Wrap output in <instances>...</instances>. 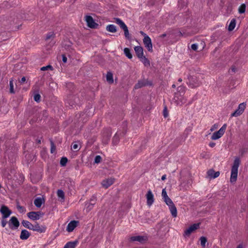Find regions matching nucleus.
<instances>
[{
    "instance_id": "nucleus-1",
    "label": "nucleus",
    "mask_w": 248,
    "mask_h": 248,
    "mask_svg": "<svg viewBox=\"0 0 248 248\" xmlns=\"http://www.w3.org/2000/svg\"><path fill=\"white\" fill-rule=\"evenodd\" d=\"M240 163L238 157H236L234 160L233 165L231 170V175L230 178L231 182H235L237 178L238 169Z\"/></svg>"
},
{
    "instance_id": "nucleus-2",
    "label": "nucleus",
    "mask_w": 248,
    "mask_h": 248,
    "mask_svg": "<svg viewBox=\"0 0 248 248\" xmlns=\"http://www.w3.org/2000/svg\"><path fill=\"white\" fill-rule=\"evenodd\" d=\"M114 22L119 25L120 28L124 31V36L127 39L130 38V34L128 29L125 23L119 18H114Z\"/></svg>"
},
{
    "instance_id": "nucleus-3",
    "label": "nucleus",
    "mask_w": 248,
    "mask_h": 248,
    "mask_svg": "<svg viewBox=\"0 0 248 248\" xmlns=\"http://www.w3.org/2000/svg\"><path fill=\"white\" fill-rule=\"evenodd\" d=\"M227 127L226 124H224L220 129L217 132H214L212 136V140H217L221 138L225 133Z\"/></svg>"
},
{
    "instance_id": "nucleus-4",
    "label": "nucleus",
    "mask_w": 248,
    "mask_h": 248,
    "mask_svg": "<svg viewBox=\"0 0 248 248\" xmlns=\"http://www.w3.org/2000/svg\"><path fill=\"white\" fill-rule=\"evenodd\" d=\"M246 103H242L240 104L236 110L231 114V117H238L241 115L246 108Z\"/></svg>"
},
{
    "instance_id": "nucleus-5",
    "label": "nucleus",
    "mask_w": 248,
    "mask_h": 248,
    "mask_svg": "<svg viewBox=\"0 0 248 248\" xmlns=\"http://www.w3.org/2000/svg\"><path fill=\"white\" fill-rule=\"evenodd\" d=\"M85 21L87 26L90 28L96 29L98 26V24L95 22L94 19L91 16H85Z\"/></svg>"
},
{
    "instance_id": "nucleus-6",
    "label": "nucleus",
    "mask_w": 248,
    "mask_h": 248,
    "mask_svg": "<svg viewBox=\"0 0 248 248\" xmlns=\"http://www.w3.org/2000/svg\"><path fill=\"white\" fill-rule=\"evenodd\" d=\"M44 214L41 212H30L27 213L28 217L32 220H37L43 217Z\"/></svg>"
},
{
    "instance_id": "nucleus-7",
    "label": "nucleus",
    "mask_w": 248,
    "mask_h": 248,
    "mask_svg": "<svg viewBox=\"0 0 248 248\" xmlns=\"http://www.w3.org/2000/svg\"><path fill=\"white\" fill-rule=\"evenodd\" d=\"M189 85L192 88L197 87L201 84L196 77L191 76L188 78Z\"/></svg>"
},
{
    "instance_id": "nucleus-8",
    "label": "nucleus",
    "mask_w": 248,
    "mask_h": 248,
    "mask_svg": "<svg viewBox=\"0 0 248 248\" xmlns=\"http://www.w3.org/2000/svg\"><path fill=\"white\" fill-rule=\"evenodd\" d=\"M9 225L11 229H16L19 226V222L16 217H12L9 222Z\"/></svg>"
},
{
    "instance_id": "nucleus-9",
    "label": "nucleus",
    "mask_w": 248,
    "mask_h": 248,
    "mask_svg": "<svg viewBox=\"0 0 248 248\" xmlns=\"http://www.w3.org/2000/svg\"><path fill=\"white\" fill-rule=\"evenodd\" d=\"M143 42L145 46L147 48L149 51H153V45L151 38L149 36L144 37Z\"/></svg>"
},
{
    "instance_id": "nucleus-10",
    "label": "nucleus",
    "mask_w": 248,
    "mask_h": 248,
    "mask_svg": "<svg viewBox=\"0 0 248 248\" xmlns=\"http://www.w3.org/2000/svg\"><path fill=\"white\" fill-rule=\"evenodd\" d=\"M200 224L195 223L191 225L185 231V234L186 236H189L190 234L195 230L199 228Z\"/></svg>"
},
{
    "instance_id": "nucleus-11",
    "label": "nucleus",
    "mask_w": 248,
    "mask_h": 248,
    "mask_svg": "<svg viewBox=\"0 0 248 248\" xmlns=\"http://www.w3.org/2000/svg\"><path fill=\"white\" fill-rule=\"evenodd\" d=\"M31 230L40 233H42L45 232L46 227L44 226H40L38 223L36 222L34 225H33V228Z\"/></svg>"
},
{
    "instance_id": "nucleus-12",
    "label": "nucleus",
    "mask_w": 248,
    "mask_h": 248,
    "mask_svg": "<svg viewBox=\"0 0 248 248\" xmlns=\"http://www.w3.org/2000/svg\"><path fill=\"white\" fill-rule=\"evenodd\" d=\"M0 212L2 215V218H7L11 214V212L8 208L4 205L1 206L0 209Z\"/></svg>"
},
{
    "instance_id": "nucleus-13",
    "label": "nucleus",
    "mask_w": 248,
    "mask_h": 248,
    "mask_svg": "<svg viewBox=\"0 0 248 248\" xmlns=\"http://www.w3.org/2000/svg\"><path fill=\"white\" fill-rule=\"evenodd\" d=\"M147 204L150 206L154 202V195L151 190H149L146 194Z\"/></svg>"
},
{
    "instance_id": "nucleus-14",
    "label": "nucleus",
    "mask_w": 248,
    "mask_h": 248,
    "mask_svg": "<svg viewBox=\"0 0 248 248\" xmlns=\"http://www.w3.org/2000/svg\"><path fill=\"white\" fill-rule=\"evenodd\" d=\"M78 221L73 220L70 221L67 225L66 231L68 232H72L78 224Z\"/></svg>"
},
{
    "instance_id": "nucleus-15",
    "label": "nucleus",
    "mask_w": 248,
    "mask_h": 248,
    "mask_svg": "<svg viewBox=\"0 0 248 248\" xmlns=\"http://www.w3.org/2000/svg\"><path fill=\"white\" fill-rule=\"evenodd\" d=\"M114 183V179L110 178L104 180L102 182V186L105 188H108Z\"/></svg>"
},
{
    "instance_id": "nucleus-16",
    "label": "nucleus",
    "mask_w": 248,
    "mask_h": 248,
    "mask_svg": "<svg viewBox=\"0 0 248 248\" xmlns=\"http://www.w3.org/2000/svg\"><path fill=\"white\" fill-rule=\"evenodd\" d=\"M207 174L208 176L210 178L215 179L219 176V175L220 174V172H219V171L215 172L214 170L211 169V170H209L207 172Z\"/></svg>"
},
{
    "instance_id": "nucleus-17",
    "label": "nucleus",
    "mask_w": 248,
    "mask_h": 248,
    "mask_svg": "<svg viewBox=\"0 0 248 248\" xmlns=\"http://www.w3.org/2000/svg\"><path fill=\"white\" fill-rule=\"evenodd\" d=\"M134 49L139 59L143 56V48L141 46H136L135 47Z\"/></svg>"
},
{
    "instance_id": "nucleus-18",
    "label": "nucleus",
    "mask_w": 248,
    "mask_h": 248,
    "mask_svg": "<svg viewBox=\"0 0 248 248\" xmlns=\"http://www.w3.org/2000/svg\"><path fill=\"white\" fill-rule=\"evenodd\" d=\"M146 237L143 236H132L130 238V240L132 241H138L140 242H143L146 241Z\"/></svg>"
},
{
    "instance_id": "nucleus-19",
    "label": "nucleus",
    "mask_w": 248,
    "mask_h": 248,
    "mask_svg": "<svg viewBox=\"0 0 248 248\" xmlns=\"http://www.w3.org/2000/svg\"><path fill=\"white\" fill-rule=\"evenodd\" d=\"M30 236V232L26 230H22L20 236V238L22 240H26Z\"/></svg>"
},
{
    "instance_id": "nucleus-20",
    "label": "nucleus",
    "mask_w": 248,
    "mask_h": 248,
    "mask_svg": "<svg viewBox=\"0 0 248 248\" xmlns=\"http://www.w3.org/2000/svg\"><path fill=\"white\" fill-rule=\"evenodd\" d=\"M169 207L172 216L173 217H176L177 216V211L174 204L169 206Z\"/></svg>"
},
{
    "instance_id": "nucleus-21",
    "label": "nucleus",
    "mask_w": 248,
    "mask_h": 248,
    "mask_svg": "<svg viewBox=\"0 0 248 248\" xmlns=\"http://www.w3.org/2000/svg\"><path fill=\"white\" fill-rule=\"evenodd\" d=\"M44 202V200L42 198L40 197H38L34 200V204L37 207L39 208L41 206Z\"/></svg>"
},
{
    "instance_id": "nucleus-22",
    "label": "nucleus",
    "mask_w": 248,
    "mask_h": 248,
    "mask_svg": "<svg viewBox=\"0 0 248 248\" xmlns=\"http://www.w3.org/2000/svg\"><path fill=\"white\" fill-rule=\"evenodd\" d=\"M106 30L112 33H115L117 31L116 27L113 24H110L106 27Z\"/></svg>"
},
{
    "instance_id": "nucleus-23",
    "label": "nucleus",
    "mask_w": 248,
    "mask_h": 248,
    "mask_svg": "<svg viewBox=\"0 0 248 248\" xmlns=\"http://www.w3.org/2000/svg\"><path fill=\"white\" fill-rule=\"evenodd\" d=\"M22 224L24 227L25 228H27L30 230H32L33 228V224H32L31 222H30L29 221L23 220L22 221Z\"/></svg>"
},
{
    "instance_id": "nucleus-24",
    "label": "nucleus",
    "mask_w": 248,
    "mask_h": 248,
    "mask_svg": "<svg viewBox=\"0 0 248 248\" xmlns=\"http://www.w3.org/2000/svg\"><path fill=\"white\" fill-rule=\"evenodd\" d=\"M77 241L69 242L66 244L63 248H75Z\"/></svg>"
},
{
    "instance_id": "nucleus-25",
    "label": "nucleus",
    "mask_w": 248,
    "mask_h": 248,
    "mask_svg": "<svg viewBox=\"0 0 248 248\" xmlns=\"http://www.w3.org/2000/svg\"><path fill=\"white\" fill-rule=\"evenodd\" d=\"M235 25L236 20L234 18H233L231 21V22L230 23V24L228 27V30L229 31H232L234 29Z\"/></svg>"
},
{
    "instance_id": "nucleus-26",
    "label": "nucleus",
    "mask_w": 248,
    "mask_h": 248,
    "mask_svg": "<svg viewBox=\"0 0 248 248\" xmlns=\"http://www.w3.org/2000/svg\"><path fill=\"white\" fill-rule=\"evenodd\" d=\"M119 137L120 134L118 132L114 135L112 139V143L113 145H116L118 144L120 140Z\"/></svg>"
},
{
    "instance_id": "nucleus-27",
    "label": "nucleus",
    "mask_w": 248,
    "mask_h": 248,
    "mask_svg": "<svg viewBox=\"0 0 248 248\" xmlns=\"http://www.w3.org/2000/svg\"><path fill=\"white\" fill-rule=\"evenodd\" d=\"M140 61L143 63L145 66H149V61L144 56L140 58Z\"/></svg>"
},
{
    "instance_id": "nucleus-28",
    "label": "nucleus",
    "mask_w": 248,
    "mask_h": 248,
    "mask_svg": "<svg viewBox=\"0 0 248 248\" xmlns=\"http://www.w3.org/2000/svg\"><path fill=\"white\" fill-rule=\"evenodd\" d=\"M125 56L129 59L132 58V55L130 53V49L128 48H124V50Z\"/></svg>"
},
{
    "instance_id": "nucleus-29",
    "label": "nucleus",
    "mask_w": 248,
    "mask_h": 248,
    "mask_svg": "<svg viewBox=\"0 0 248 248\" xmlns=\"http://www.w3.org/2000/svg\"><path fill=\"white\" fill-rule=\"evenodd\" d=\"M55 36V34L53 31L47 33L46 35V40H48L50 39L54 38Z\"/></svg>"
},
{
    "instance_id": "nucleus-30",
    "label": "nucleus",
    "mask_w": 248,
    "mask_h": 248,
    "mask_svg": "<svg viewBox=\"0 0 248 248\" xmlns=\"http://www.w3.org/2000/svg\"><path fill=\"white\" fill-rule=\"evenodd\" d=\"M57 194L58 197L61 198L62 201H63L64 199V193L63 191L62 190L59 189L57 191Z\"/></svg>"
},
{
    "instance_id": "nucleus-31",
    "label": "nucleus",
    "mask_w": 248,
    "mask_h": 248,
    "mask_svg": "<svg viewBox=\"0 0 248 248\" xmlns=\"http://www.w3.org/2000/svg\"><path fill=\"white\" fill-rule=\"evenodd\" d=\"M106 78L108 81L111 83L113 82L112 74L111 73L108 72Z\"/></svg>"
},
{
    "instance_id": "nucleus-32",
    "label": "nucleus",
    "mask_w": 248,
    "mask_h": 248,
    "mask_svg": "<svg viewBox=\"0 0 248 248\" xmlns=\"http://www.w3.org/2000/svg\"><path fill=\"white\" fill-rule=\"evenodd\" d=\"M246 11V5L245 4H241L238 8V12L240 14L244 13Z\"/></svg>"
},
{
    "instance_id": "nucleus-33",
    "label": "nucleus",
    "mask_w": 248,
    "mask_h": 248,
    "mask_svg": "<svg viewBox=\"0 0 248 248\" xmlns=\"http://www.w3.org/2000/svg\"><path fill=\"white\" fill-rule=\"evenodd\" d=\"M164 201L168 206H170L174 204L172 200L169 197L165 199Z\"/></svg>"
},
{
    "instance_id": "nucleus-34",
    "label": "nucleus",
    "mask_w": 248,
    "mask_h": 248,
    "mask_svg": "<svg viewBox=\"0 0 248 248\" xmlns=\"http://www.w3.org/2000/svg\"><path fill=\"white\" fill-rule=\"evenodd\" d=\"M200 241H201V246L204 248L205 247V244L207 242V239L205 237L202 236L200 238Z\"/></svg>"
},
{
    "instance_id": "nucleus-35",
    "label": "nucleus",
    "mask_w": 248,
    "mask_h": 248,
    "mask_svg": "<svg viewBox=\"0 0 248 248\" xmlns=\"http://www.w3.org/2000/svg\"><path fill=\"white\" fill-rule=\"evenodd\" d=\"M145 85V84L144 81H139L138 83L135 85V88L136 89L140 88Z\"/></svg>"
},
{
    "instance_id": "nucleus-36",
    "label": "nucleus",
    "mask_w": 248,
    "mask_h": 248,
    "mask_svg": "<svg viewBox=\"0 0 248 248\" xmlns=\"http://www.w3.org/2000/svg\"><path fill=\"white\" fill-rule=\"evenodd\" d=\"M50 145H51V149H50V152L51 154L54 153L56 151V146L53 142V141L52 140H50Z\"/></svg>"
},
{
    "instance_id": "nucleus-37",
    "label": "nucleus",
    "mask_w": 248,
    "mask_h": 248,
    "mask_svg": "<svg viewBox=\"0 0 248 248\" xmlns=\"http://www.w3.org/2000/svg\"><path fill=\"white\" fill-rule=\"evenodd\" d=\"M111 136V135L109 133H108L107 134V135L106 136V137H105V136H104L103 137V142L104 143V144H107L108 142V140H109V138Z\"/></svg>"
},
{
    "instance_id": "nucleus-38",
    "label": "nucleus",
    "mask_w": 248,
    "mask_h": 248,
    "mask_svg": "<svg viewBox=\"0 0 248 248\" xmlns=\"http://www.w3.org/2000/svg\"><path fill=\"white\" fill-rule=\"evenodd\" d=\"M10 92L12 93H15L14 90V84H13V79H11L10 80Z\"/></svg>"
},
{
    "instance_id": "nucleus-39",
    "label": "nucleus",
    "mask_w": 248,
    "mask_h": 248,
    "mask_svg": "<svg viewBox=\"0 0 248 248\" xmlns=\"http://www.w3.org/2000/svg\"><path fill=\"white\" fill-rule=\"evenodd\" d=\"M67 158L65 157H63L61 158L60 161V164L62 166H65L67 162Z\"/></svg>"
},
{
    "instance_id": "nucleus-40",
    "label": "nucleus",
    "mask_w": 248,
    "mask_h": 248,
    "mask_svg": "<svg viewBox=\"0 0 248 248\" xmlns=\"http://www.w3.org/2000/svg\"><path fill=\"white\" fill-rule=\"evenodd\" d=\"M34 100L37 102H39L40 101L41 96L39 94L37 93L34 95Z\"/></svg>"
},
{
    "instance_id": "nucleus-41",
    "label": "nucleus",
    "mask_w": 248,
    "mask_h": 248,
    "mask_svg": "<svg viewBox=\"0 0 248 248\" xmlns=\"http://www.w3.org/2000/svg\"><path fill=\"white\" fill-rule=\"evenodd\" d=\"M162 196L163 198V200L165 199H166L167 198L169 197V196L167 195V192L166 191L165 189H163L162 191Z\"/></svg>"
},
{
    "instance_id": "nucleus-42",
    "label": "nucleus",
    "mask_w": 248,
    "mask_h": 248,
    "mask_svg": "<svg viewBox=\"0 0 248 248\" xmlns=\"http://www.w3.org/2000/svg\"><path fill=\"white\" fill-rule=\"evenodd\" d=\"M101 160L102 158L100 155H96L94 158V162L95 163H99L101 162Z\"/></svg>"
},
{
    "instance_id": "nucleus-43",
    "label": "nucleus",
    "mask_w": 248,
    "mask_h": 248,
    "mask_svg": "<svg viewBox=\"0 0 248 248\" xmlns=\"http://www.w3.org/2000/svg\"><path fill=\"white\" fill-rule=\"evenodd\" d=\"M17 208L20 213H24L26 211V209L21 206L17 205Z\"/></svg>"
},
{
    "instance_id": "nucleus-44",
    "label": "nucleus",
    "mask_w": 248,
    "mask_h": 248,
    "mask_svg": "<svg viewBox=\"0 0 248 248\" xmlns=\"http://www.w3.org/2000/svg\"><path fill=\"white\" fill-rule=\"evenodd\" d=\"M49 69H50L51 70L52 69V66L51 65H48L46 66H43V67H41V70L42 71H45V70H48Z\"/></svg>"
},
{
    "instance_id": "nucleus-45",
    "label": "nucleus",
    "mask_w": 248,
    "mask_h": 248,
    "mask_svg": "<svg viewBox=\"0 0 248 248\" xmlns=\"http://www.w3.org/2000/svg\"><path fill=\"white\" fill-rule=\"evenodd\" d=\"M5 218H2L1 220V226L3 227H4L7 223V221L5 220Z\"/></svg>"
},
{
    "instance_id": "nucleus-46",
    "label": "nucleus",
    "mask_w": 248,
    "mask_h": 248,
    "mask_svg": "<svg viewBox=\"0 0 248 248\" xmlns=\"http://www.w3.org/2000/svg\"><path fill=\"white\" fill-rule=\"evenodd\" d=\"M96 202V200L95 199H91L89 202V203L90 204H91V205H93L94 204H95Z\"/></svg>"
},
{
    "instance_id": "nucleus-47",
    "label": "nucleus",
    "mask_w": 248,
    "mask_h": 248,
    "mask_svg": "<svg viewBox=\"0 0 248 248\" xmlns=\"http://www.w3.org/2000/svg\"><path fill=\"white\" fill-rule=\"evenodd\" d=\"M191 48L194 50H197L198 49V45L196 44H192L191 46Z\"/></svg>"
},
{
    "instance_id": "nucleus-48",
    "label": "nucleus",
    "mask_w": 248,
    "mask_h": 248,
    "mask_svg": "<svg viewBox=\"0 0 248 248\" xmlns=\"http://www.w3.org/2000/svg\"><path fill=\"white\" fill-rule=\"evenodd\" d=\"M72 148L75 150H78V146L77 144H74L72 145Z\"/></svg>"
},
{
    "instance_id": "nucleus-49",
    "label": "nucleus",
    "mask_w": 248,
    "mask_h": 248,
    "mask_svg": "<svg viewBox=\"0 0 248 248\" xmlns=\"http://www.w3.org/2000/svg\"><path fill=\"white\" fill-rule=\"evenodd\" d=\"M168 116V114L167 112V108H165L164 110V117L166 118Z\"/></svg>"
},
{
    "instance_id": "nucleus-50",
    "label": "nucleus",
    "mask_w": 248,
    "mask_h": 248,
    "mask_svg": "<svg viewBox=\"0 0 248 248\" xmlns=\"http://www.w3.org/2000/svg\"><path fill=\"white\" fill-rule=\"evenodd\" d=\"M62 58L63 62L64 63L66 62H67V58H66V56H65L64 55H62Z\"/></svg>"
},
{
    "instance_id": "nucleus-51",
    "label": "nucleus",
    "mask_w": 248,
    "mask_h": 248,
    "mask_svg": "<svg viewBox=\"0 0 248 248\" xmlns=\"http://www.w3.org/2000/svg\"><path fill=\"white\" fill-rule=\"evenodd\" d=\"M26 81V78L25 77H22L20 80L19 82L22 84Z\"/></svg>"
},
{
    "instance_id": "nucleus-52",
    "label": "nucleus",
    "mask_w": 248,
    "mask_h": 248,
    "mask_svg": "<svg viewBox=\"0 0 248 248\" xmlns=\"http://www.w3.org/2000/svg\"><path fill=\"white\" fill-rule=\"evenodd\" d=\"M216 144L214 142H210L209 144V146L211 147H214L215 146Z\"/></svg>"
},
{
    "instance_id": "nucleus-53",
    "label": "nucleus",
    "mask_w": 248,
    "mask_h": 248,
    "mask_svg": "<svg viewBox=\"0 0 248 248\" xmlns=\"http://www.w3.org/2000/svg\"><path fill=\"white\" fill-rule=\"evenodd\" d=\"M140 33L141 35H142V36H143L144 37H145V36H148V35H147L143 31H140Z\"/></svg>"
},
{
    "instance_id": "nucleus-54",
    "label": "nucleus",
    "mask_w": 248,
    "mask_h": 248,
    "mask_svg": "<svg viewBox=\"0 0 248 248\" xmlns=\"http://www.w3.org/2000/svg\"><path fill=\"white\" fill-rule=\"evenodd\" d=\"M166 179V174H164L163 175L162 177H161V180H163V181H164Z\"/></svg>"
},
{
    "instance_id": "nucleus-55",
    "label": "nucleus",
    "mask_w": 248,
    "mask_h": 248,
    "mask_svg": "<svg viewBox=\"0 0 248 248\" xmlns=\"http://www.w3.org/2000/svg\"><path fill=\"white\" fill-rule=\"evenodd\" d=\"M231 70L232 72H235L236 71V68L234 67H232Z\"/></svg>"
},
{
    "instance_id": "nucleus-56",
    "label": "nucleus",
    "mask_w": 248,
    "mask_h": 248,
    "mask_svg": "<svg viewBox=\"0 0 248 248\" xmlns=\"http://www.w3.org/2000/svg\"><path fill=\"white\" fill-rule=\"evenodd\" d=\"M245 153V150L244 149H242L240 150V153H241V155H243Z\"/></svg>"
},
{
    "instance_id": "nucleus-57",
    "label": "nucleus",
    "mask_w": 248,
    "mask_h": 248,
    "mask_svg": "<svg viewBox=\"0 0 248 248\" xmlns=\"http://www.w3.org/2000/svg\"><path fill=\"white\" fill-rule=\"evenodd\" d=\"M93 205H91L89 203H88V205L87 206V208H89V210H91L93 208Z\"/></svg>"
},
{
    "instance_id": "nucleus-58",
    "label": "nucleus",
    "mask_w": 248,
    "mask_h": 248,
    "mask_svg": "<svg viewBox=\"0 0 248 248\" xmlns=\"http://www.w3.org/2000/svg\"><path fill=\"white\" fill-rule=\"evenodd\" d=\"M217 126H216V125L215 124L213 127H212L210 129L211 131H213L215 128H216Z\"/></svg>"
},
{
    "instance_id": "nucleus-59",
    "label": "nucleus",
    "mask_w": 248,
    "mask_h": 248,
    "mask_svg": "<svg viewBox=\"0 0 248 248\" xmlns=\"http://www.w3.org/2000/svg\"><path fill=\"white\" fill-rule=\"evenodd\" d=\"M236 248H243L242 245H239Z\"/></svg>"
},
{
    "instance_id": "nucleus-60",
    "label": "nucleus",
    "mask_w": 248,
    "mask_h": 248,
    "mask_svg": "<svg viewBox=\"0 0 248 248\" xmlns=\"http://www.w3.org/2000/svg\"><path fill=\"white\" fill-rule=\"evenodd\" d=\"M178 89H180V91L181 89H184V87H178Z\"/></svg>"
},
{
    "instance_id": "nucleus-61",
    "label": "nucleus",
    "mask_w": 248,
    "mask_h": 248,
    "mask_svg": "<svg viewBox=\"0 0 248 248\" xmlns=\"http://www.w3.org/2000/svg\"><path fill=\"white\" fill-rule=\"evenodd\" d=\"M37 143H39V144L41 143V140H37Z\"/></svg>"
},
{
    "instance_id": "nucleus-62",
    "label": "nucleus",
    "mask_w": 248,
    "mask_h": 248,
    "mask_svg": "<svg viewBox=\"0 0 248 248\" xmlns=\"http://www.w3.org/2000/svg\"><path fill=\"white\" fill-rule=\"evenodd\" d=\"M182 81V78H180L179 79H178V81L179 82H181Z\"/></svg>"
},
{
    "instance_id": "nucleus-63",
    "label": "nucleus",
    "mask_w": 248,
    "mask_h": 248,
    "mask_svg": "<svg viewBox=\"0 0 248 248\" xmlns=\"http://www.w3.org/2000/svg\"><path fill=\"white\" fill-rule=\"evenodd\" d=\"M172 88H175V87H176L175 85V84H173V85H172Z\"/></svg>"
},
{
    "instance_id": "nucleus-64",
    "label": "nucleus",
    "mask_w": 248,
    "mask_h": 248,
    "mask_svg": "<svg viewBox=\"0 0 248 248\" xmlns=\"http://www.w3.org/2000/svg\"><path fill=\"white\" fill-rule=\"evenodd\" d=\"M162 36L163 37H164V36H166V34H162Z\"/></svg>"
}]
</instances>
